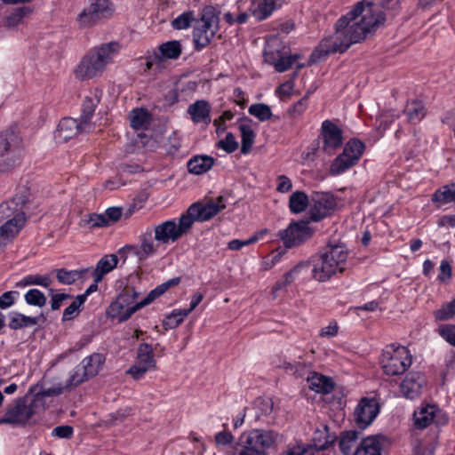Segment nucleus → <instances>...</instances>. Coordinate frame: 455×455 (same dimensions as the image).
Wrapping results in <instances>:
<instances>
[{
    "label": "nucleus",
    "mask_w": 455,
    "mask_h": 455,
    "mask_svg": "<svg viewBox=\"0 0 455 455\" xmlns=\"http://www.w3.org/2000/svg\"><path fill=\"white\" fill-rule=\"evenodd\" d=\"M414 455H434L435 447L431 444H424L417 442L413 447Z\"/></svg>",
    "instance_id": "obj_63"
},
{
    "label": "nucleus",
    "mask_w": 455,
    "mask_h": 455,
    "mask_svg": "<svg viewBox=\"0 0 455 455\" xmlns=\"http://www.w3.org/2000/svg\"><path fill=\"white\" fill-rule=\"evenodd\" d=\"M219 12L212 5L205 6L202 11L201 19L196 21L193 29V40L197 51L206 47L219 30Z\"/></svg>",
    "instance_id": "obj_6"
},
{
    "label": "nucleus",
    "mask_w": 455,
    "mask_h": 455,
    "mask_svg": "<svg viewBox=\"0 0 455 455\" xmlns=\"http://www.w3.org/2000/svg\"><path fill=\"white\" fill-rule=\"evenodd\" d=\"M100 102V96L97 92L92 94L91 96L85 97L83 106H82V114L80 117V121L86 126H89L90 120L92 117L95 108Z\"/></svg>",
    "instance_id": "obj_32"
},
{
    "label": "nucleus",
    "mask_w": 455,
    "mask_h": 455,
    "mask_svg": "<svg viewBox=\"0 0 455 455\" xmlns=\"http://www.w3.org/2000/svg\"><path fill=\"white\" fill-rule=\"evenodd\" d=\"M24 201L19 198L4 202L0 204V248L12 241L26 223L22 210Z\"/></svg>",
    "instance_id": "obj_4"
},
{
    "label": "nucleus",
    "mask_w": 455,
    "mask_h": 455,
    "mask_svg": "<svg viewBox=\"0 0 455 455\" xmlns=\"http://www.w3.org/2000/svg\"><path fill=\"white\" fill-rule=\"evenodd\" d=\"M153 229L147 228L139 235L138 244H127L119 250V254L128 252L137 257L139 261H144L154 256L161 244H157L153 236Z\"/></svg>",
    "instance_id": "obj_12"
},
{
    "label": "nucleus",
    "mask_w": 455,
    "mask_h": 455,
    "mask_svg": "<svg viewBox=\"0 0 455 455\" xmlns=\"http://www.w3.org/2000/svg\"><path fill=\"white\" fill-rule=\"evenodd\" d=\"M302 266V264L296 265L290 271L286 272L283 275V279L278 280L274 284L272 289L273 293L284 290L287 286H289L295 280Z\"/></svg>",
    "instance_id": "obj_43"
},
{
    "label": "nucleus",
    "mask_w": 455,
    "mask_h": 455,
    "mask_svg": "<svg viewBox=\"0 0 455 455\" xmlns=\"http://www.w3.org/2000/svg\"><path fill=\"white\" fill-rule=\"evenodd\" d=\"M432 201L445 204L455 202V183L443 186L442 188L437 189L432 196Z\"/></svg>",
    "instance_id": "obj_35"
},
{
    "label": "nucleus",
    "mask_w": 455,
    "mask_h": 455,
    "mask_svg": "<svg viewBox=\"0 0 455 455\" xmlns=\"http://www.w3.org/2000/svg\"><path fill=\"white\" fill-rule=\"evenodd\" d=\"M278 439L279 435L272 430L252 429L241 435L230 455H267L266 450L275 446Z\"/></svg>",
    "instance_id": "obj_5"
},
{
    "label": "nucleus",
    "mask_w": 455,
    "mask_h": 455,
    "mask_svg": "<svg viewBox=\"0 0 455 455\" xmlns=\"http://www.w3.org/2000/svg\"><path fill=\"white\" fill-rule=\"evenodd\" d=\"M394 0H362L353 10L339 19L333 36L322 40L311 53L310 60L317 62L331 53H343L351 44L363 40L367 33L385 21V10Z\"/></svg>",
    "instance_id": "obj_1"
},
{
    "label": "nucleus",
    "mask_w": 455,
    "mask_h": 455,
    "mask_svg": "<svg viewBox=\"0 0 455 455\" xmlns=\"http://www.w3.org/2000/svg\"><path fill=\"white\" fill-rule=\"evenodd\" d=\"M439 335L450 345L455 347V325L443 324L438 328Z\"/></svg>",
    "instance_id": "obj_57"
},
{
    "label": "nucleus",
    "mask_w": 455,
    "mask_h": 455,
    "mask_svg": "<svg viewBox=\"0 0 455 455\" xmlns=\"http://www.w3.org/2000/svg\"><path fill=\"white\" fill-rule=\"evenodd\" d=\"M379 412V403L374 398L363 397L354 411L356 426L364 429L370 426Z\"/></svg>",
    "instance_id": "obj_16"
},
{
    "label": "nucleus",
    "mask_w": 455,
    "mask_h": 455,
    "mask_svg": "<svg viewBox=\"0 0 455 455\" xmlns=\"http://www.w3.org/2000/svg\"><path fill=\"white\" fill-rule=\"evenodd\" d=\"M9 323L8 326L12 330H19L22 328L31 327L44 322L45 316L44 314H40L36 316H28L21 313L11 312L9 314Z\"/></svg>",
    "instance_id": "obj_24"
},
{
    "label": "nucleus",
    "mask_w": 455,
    "mask_h": 455,
    "mask_svg": "<svg viewBox=\"0 0 455 455\" xmlns=\"http://www.w3.org/2000/svg\"><path fill=\"white\" fill-rule=\"evenodd\" d=\"M74 429L71 426L62 425L53 428L52 435L59 438L69 439L72 437Z\"/></svg>",
    "instance_id": "obj_62"
},
{
    "label": "nucleus",
    "mask_w": 455,
    "mask_h": 455,
    "mask_svg": "<svg viewBox=\"0 0 455 455\" xmlns=\"http://www.w3.org/2000/svg\"><path fill=\"white\" fill-rule=\"evenodd\" d=\"M19 292L16 291H9L4 292L0 296V308L6 309L11 307L16 301Z\"/></svg>",
    "instance_id": "obj_59"
},
{
    "label": "nucleus",
    "mask_w": 455,
    "mask_h": 455,
    "mask_svg": "<svg viewBox=\"0 0 455 455\" xmlns=\"http://www.w3.org/2000/svg\"><path fill=\"white\" fill-rule=\"evenodd\" d=\"M211 105L205 100H198L188 108V113L190 115L191 120L196 123H211Z\"/></svg>",
    "instance_id": "obj_22"
},
{
    "label": "nucleus",
    "mask_w": 455,
    "mask_h": 455,
    "mask_svg": "<svg viewBox=\"0 0 455 455\" xmlns=\"http://www.w3.org/2000/svg\"><path fill=\"white\" fill-rule=\"evenodd\" d=\"M405 113L411 124H417L425 116L426 109L421 102L412 101L407 105Z\"/></svg>",
    "instance_id": "obj_42"
},
{
    "label": "nucleus",
    "mask_w": 455,
    "mask_h": 455,
    "mask_svg": "<svg viewBox=\"0 0 455 455\" xmlns=\"http://www.w3.org/2000/svg\"><path fill=\"white\" fill-rule=\"evenodd\" d=\"M86 126L80 121L71 117L63 118L55 132V138L60 141H67L79 132L87 131Z\"/></svg>",
    "instance_id": "obj_20"
},
{
    "label": "nucleus",
    "mask_w": 455,
    "mask_h": 455,
    "mask_svg": "<svg viewBox=\"0 0 455 455\" xmlns=\"http://www.w3.org/2000/svg\"><path fill=\"white\" fill-rule=\"evenodd\" d=\"M315 201V207L312 210V220L318 221L324 218L331 210L335 207V201L329 194H317Z\"/></svg>",
    "instance_id": "obj_23"
},
{
    "label": "nucleus",
    "mask_w": 455,
    "mask_h": 455,
    "mask_svg": "<svg viewBox=\"0 0 455 455\" xmlns=\"http://www.w3.org/2000/svg\"><path fill=\"white\" fill-rule=\"evenodd\" d=\"M38 397L28 402V395L17 398L9 404L4 414L0 418V425L25 426L39 411Z\"/></svg>",
    "instance_id": "obj_7"
},
{
    "label": "nucleus",
    "mask_w": 455,
    "mask_h": 455,
    "mask_svg": "<svg viewBox=\"0 0 455 455\" xmlns=\"http://www.w3.org/2000/svg\"><path fill=\"white\" fill-rule=\"evenodd\" d=\"M354 455H381L380 443L375 436H368L363 439Z\"/></svg>",
    "instance_id": "obj_31"
},
{
    "label": "nucleus",
    "mask_w": 455,
    "mask_h": 455,
    "mask_svg": "<svg viewBox=\"0 0 455 455\" xmlns=\"http://www.w3.org/2000/svg\"><path fill=\"white\" fill-rule=\"evenodd\" d=\"M155 240L157 244L167 245L175 243L180 238V233L176 228V221L170 220L156 225L153 229Z\"/></svg>",
    "instance_id": "obj_19"
},
{
    "label": "nucleus",
    "mask_w": 455,
    "mask_h": 455,
    "mask_svg": "<svg viewBox=\"0 0 455 455\" xmlns=\"http://www.w3.org/2000/svg\"><path fill=\"white\" fill-rule=\"evenodd\" d=\"M118 263V258L116 254H108L102 257L97 263L92 275H96V282H101L105 275L116 268Z\"/></svg>",
    "instance_id": "obj_27"
},
{
    "label": "nucleus",
    "mask_w": 455,
    "mask_h": 455,
    "mask_svg": "<svg viewBox=\"0 0 455 455\" xmlns=\"http://www.w3.org/2000/svg\"><path fill=\"white\" fill-rule=\"evenodd\" d=\"M298 55H291L289 57H280L275 63V68L277 72H284L288 70L294 63Z\"/></svg>",
    "instance_id": "obj_58"
},
{
    "label": "nucleus",
    "mask_w": 455,
    "mask_h": 455,
    "mask_svg": "<svg viewBox=\"0 0 455 455\" xmlns=\"http://www.w3.org/2000/svg\"><path fill=\"white\" fill-rule=\"evenodd\" d=\"M122 302H124V299L117 297L108 307L107 316L111 319H116L121 323L128 320L140 309L137 303L132 307H126Z\"/></svg>",
    "instance_id": "obj_21"
},
{
    "label": "nucleus",
    "mask_w": 455,
    "mask_h": 455,
    "mask_svg": "<svg viewBox=\"0 0 455 455\" xmlns=\"http://www.w3.org/2000/svg\"><path fill=\"white\" fill-rule=\"evenodd\" d=\"M248 112L250 115L257 117L260 122L267 121L273 116L270 107L264 103L251 105L248 108Z\"/></svg>",
    "instance_id": "obj_44"
},
{
    "label": "nucleus",
    "mask_w": 455,
    "mask_h": 455,
    "mask_svg": "<svg viewBox=\"0 0 455 455\" xmlns=\"http://www.w3.org/2000/svg\"><path fill=\"white\" fill-rule=\"evenodd\" d=\"M24 299L27 304L38 307H43L46 304V297L38 289H30L25 295Z\"/></svg>",
    "instance_id": "obj_46"
},
{
    "label": "nucleus",
    "mask_w": 455,
    "mask_h": 455,
    "mask_svg": "<svg viewBox=\"0 0 455 455\" xmlns=\"http://www.w3.org/2000/svg\"><path fill=\"white\" fill-rule=\"evenodd\" d=\"M195 20L193 12H185L172 21V26L175 29H187Z\"/></svg>",
    "instance_id": "obj_51"
},
{
    "label": "nucleus",
    "mask_w": 455,
    "mask_h": 455,
    "mask_svg": "<svg viewBox=\"0 0 455 455\" xmlns=\"http://www.w3.org/2000/svg\"><path fill=\"white\" fill-rule=\"evenodd\" d=\"M312 229L307 221L291 223L285 229L281 230L278 236L286 248L298 246L312 236Z\"/></svg>",
    "instance_id": "obj_15"
},
{
    "label": "nucleus",
    "mask_w": 455,
    "mask_h": 455,
    "mask_svg": "<svg viewBox=\"0 0 455 455\" xmlns=\"http://www.w3.org/2000/svg\"><path fill=\"white\" fill-rule=\"evenodd\" d=\"M180 282V277H174L172 278L160 285L156 286L155 289L151 290L148 294L138 304L139 308H142L145 306L149 305L152 303L156 299L163 295L169 288L172 286L179 284Z\"/></svg>",
    "instance_id": "obj_28"
},
{
    "label": "nucleus",
    "mask_w": 455,
    "mask_h": 455,
    "mask_svg": "<svg viewBox=\"0 0 455 455\" xmlns=\"http://www.w3.org/2000/svg\"><path fill=\"white\" fill-rule=\"evenodd\" d=\"M85 221L90 228L108 226V220L104 214L91 213Z\"/></svg>",
    "instance_id": "obj_60"
},
{
    "label": "nucleus",
    "mask_w": 455,
    "mask_h": 455,
    "mask_svg": "<svg viewBox=\"0 0 455 455\" xmlns=\"http://www.w3.org/2000/svg\"><path fill=\"white\" fill-rule=\"evenodd\" d=\"M226 208V204L222 196L216 200H210L206 204L194 203L189 206V212L196 213V218L199 221H206L217 215L221 210Z\"/></svg>",
    "instance_id": "obj_18"
},
{
    "label": "nucleus",
    "mask_w": 455,
    "mask_h": 455,
    "mask_svg": "<svg viewBox=\"0 0 455 455\" xmlns=\"http://www.w3.org/2000/svg\"><path fill=\"white\" fill-rule=\"evenodd\" d=\"M256 405L259 407V409L260 410V412L261 414L263 415H268L272 412L273 411V402L271 399L269 398H267V399H263V398H259L256 400Z\"/></svg>",
    "instance_id": "obj_64"
},
{
    "label": "nucleus",
    "mask_w": 455,
    "mask_h": 455,
    "mask_svg": "<svg viewBox=\"0 0 455 455\" xmlns=\"http://www.w3.org/2000/svg\"><path fill=\"white\" fill-rule=\"evenodd\" d=\"M307 204L308 198L304 192L296 191L290 196L289 207L291 212L293 213H300L304 212Z\"/></svg>",
    "instance_id": "obj_40"
},
{
    "label": "nucleus",
    "mask_w": 455,
    "mask_h": 455,
    "mask_svg": "<svg viewBox=\"0 0 455 455\" xmlns=\"http://www.w3.org/2000/svg\"><path fill=\"white\" fill-rule=\"evenodd\" d=\"M308 98V93L306 94L301 100L294 103L289 109V113L292 117H297L300 116L307 108V100Z\"/></svg>",
    "instance_id": "obj_61"
},
{
    "label": "nucleus",
    "mask_w": 455,
    "mask_h": 455,
    "mask_svg": "<svg viewBox=\"0 0 455 455\" xmlns=\"http://www.w3.org/2000/svg\"><path fill=\"white\" fill-rule=\"evenodd\" d=\"M118 50L119 45L115 42L93 48L74 69L76 78L83 81L100 75Z\"/></svg>",
    "instance_id": "obj_3"
},
{
    "label": "nucleus",
    "mask_w": 455,
    "mask_h": 455,
    "mask_svg": "<svg viewBox=\"0 0 455 455\" xmlns=\"http://www.w3.org/2000/svg\"><path fill=\"white\" fill-rule=\"evenodd\" d=\"M359 432L355 430H349L342 433L339 445L341 452L344 455H350L352 448L355 445L358 439Z\"/></svg>",
    "instance_id": "obj_37"
},
{
    "label": "nucleus",
    "mask_w": 455,
    "mask_h": 455,
    "mask_svg": "<svg viewBox=\"0 0 455 455\" xmlns=\"http://www.w3.org/2000/svg\"><path fill=\"white\" fill-rule=\"evenodd\" d=\"M414 425L417 428L424 429L428 427L434 419L433 408H421L419 411H415Z\"/></svg>",
    "instance_id": "obj_41"
},
{
    "label": "nucleus",
    "mask_w": 455,
    "mask_h": 455,
    "mask_svg": "<svg viewBox=\"0 0 455 455\" xmlns=\"http://www.w3.org/2000/svg\"><path fill=\"white\" fill-rule=\"evenodd\" d=\"M154 350L151 345L141 343L137 349L135 363L126 371L134 379H140L148 371L156 368Z\"/></svg>",
    "instance_id": "obj_14"
},
{
    "label": "nucleus",
    "mask_w": 455,
    "mask_h": 455,
    "mask_svg": "<svg viewBox=\"0 0 455 455\" xmlns=\"http://www.w3.org/2000/svg\"><path fill=\"white\" fill-rule=\"evenodd\" d=\"M364 148V144L357 139L347 141L342 153L332 161L330 166V173L339 175L355 165L363 156Z\"/></svg>",
    "instance_id": "obj_11"
},
{
    "label": "nucleus",
    "mask_w": 455,
    "mask_h": 455,
    "mask_svg": "<svg viewBox=\"0 0 455 455\" xmlns=\"http://www.w3.org/2000/svg\"><path fill=\"white\" fill-rule=\"evenodd\" d=\"M320 140L323 142V151L331 156L343 142L342 131L331 121L325 120L322 123L321 132L316 143L311 145L313 154L319 147Z\"/></svg>",
    "instance_id": "obj_13"
},
{
    "label": "nucleus",
    "mask_w": 455,
    "mask_h": 455,
    "mask_svg": "<svg viewBox=\"0 0 455 455\" xmlns=\"http://www.w3.org/2000/svg\"><path fill=\"white\" fill-rule=\"evenodd\" d=\"M214 164V158L208 156H196L191 158L188 163V172L200 175L208 172Z\"/></svg>",
    "instance_id": "obj_29"
},
{
    "label": "nucleus",
    "mask_w": 455,
    "mask_h": 455,
    "mask_svg": "<svg viewBox=\"0 0 455 455\" xmlns=\"http://www.w3.org/2000/svg\"><path fill=\"white\" fill-rule=\"evenodd\" d=\"M84 367L81 364V363L76 365L73 371L70 372L69 379L68 381V386H74L76 387L80 385L81 383L86 381L90 378L88 377V373L84 371Z\"/></svg>",
    "instance_id": "obj_48"
},
{
    "label": "nucleus",
    "mask_w": 455,
    "mask_h": 455,
    "mask_svg": "<svg viewBox=\"0 0 455 455\" xmlns=\"http://www.w3.org/2000/svg\"><path fill=\"white\" fill-rule=\"evenodd\" d=\"M104 362L105 357L103 355L94 353L83 359L81 364L84 369V371H85V372L88 373V377L92 378L99 373Z\"/></svg>",
    "instance_id": "obj_30"
},
{
    "label": "nucleus",
    "mask_w": 455,
    "mask_h": 455,
    "mask_svg": "<svg viewBox=\"0 0 455 455\" xmlns=\"http://www.w3.org/2000/svg\"><path fill=\"white\" fill-rule=\"evenodd\" d=\"M264 233H267V230L262 231L260 233V235H254L246 240H239V239L231 240L228 244V248L232 251H238V250L242 249L243 246L250 245V244L257 242L259 239V237L261 236V235Z\"/></svg>",
    "instance_id": "obj_56"
},
{
    "label": "nucleus",
    "mask_w": 455,
    "mask_h": 455,
    "mask_svg": "<svg viewBox=\"0 0 455 455\" xmlns=\"http://www.w3.org/2000/svg\"><path fill=\"white\" fill-rule=\"evenodd\" d=\"M434 315L438 321H446L452 318L455 315V299L435 310Z\"/></svg>",
    "instance_id": "obj_49"
},
{
    "label": "nucleus",
    "mask_w": 455,
    "mask_h": 455,
    "mask_svg": "<svg viewBox=\"0 0 455 455\" xmlns=\"http://www.w3.org/2000/svg\"><path fill=\"white\" fill-rule=\"evenodd\" d=\"M131 125L136 130L147 129L151 122V116L148 110L136 108L131 112Z\"/></svg>",
    "instance_id": "obj_34"
},
{
    "label": "nucleus",
    "mask_w": 455,
    "mask_h": 455,
    "mask_svg": "<svg viewBox=\"0 0 455 455\" xmlns=\"http://www.w3.org/2000/svg\"><path fill=\"white\" fill-rule=\"evenodd\" d=\"M188 316L182 309L173 310L163 322L164 329H174L178 327Z\"/></svg>",
    "instance_id": "obj_47"
},
{
    "label": "nucleus",
    "mask_w": 455,
    "mask_h": 455,
    "mask_svg": "<svg viewBox=\"0 0 455 455\" xmlns=\"http://www.w3.org/2000/svg\"><path fill=\"white\" fill-rule=\"evenodd\" d=\"M196 220H197L196 213L190 212L188 208L187 212L180 217L179 222L176 223V228L180 237L189 231Z\"/></svg>",
    "instance_id": "obj_45"
},
{
    "label": "nucleus",
    "mask_w": 455,
    "mask_h": 455,
    "mask_svg": "<svg viewBox=\"0 0 455 455\" xmlns=\"http://www.w3.org/2000/svg\"><path fill=\"white\" fill-rule=\"evenodd\" d=\"M52 280L50 275H28L15 283L16 288H23L28 285H40L48 287Z\"/></svg>",
    "instance_id": "obj_38"
},
{
    "label": "nucleus",
    "mask_w": 455,
    "mask_h": 455,
    "mask_svg": "<svg viewBox=\"0 0 455 455\" xmlns=\"http://www.w3.org/2000/svg\"><path fill=\"white\" fill-rule=\"evenodd\" d=\"M238 146V142L232 132H228L225 139L219 140L217 143V148L223 149L228 154L235 152Z\"/></svg>",
    "instance_id": "obj_52"
},
{
    "label": "nucleus",
    "mask_w": 455,
    "mask_h": 455,
    "mask_svg": "<svg viewBox=\"0 0 455 455\" xmlns=\"http://www.w3.org/2000/svg\"><path fill=\"white\" fill-rule=\"evenodd\" d=\"M239 130L241 132V153L243 155L248 154L255 141L256 134L251 127L248 124H240Z\"/></svg>",
    "instance_id": "obj_36"
},
{
    "label": "nucleus",
    "mask_w": 455,
    "mask_h": 455,
    "mask_svg": "<svg viewBox=\"0 0 455 455\" xmlns=\"http://www.w3.org/2000/svg\"><path fill=\"white\" fill-rule=\"evenodd\" d=\"M159 52L164 59H178L182 52L181 44L179 41H168L159 45Z\"/></svg>",
    "instance_id": "obj_39"
},
{
    "label": "nucleus",
    "mask_w": 455,
    "mask_h": 455,
    "mask_svg": "<svg viewBox=\"0 0 455 455\" xmlns=\"http://www.w3.org/2000/svg\"><path fill=\"white\" fill-rule=\"evenodd\" d=\"M71 387H52L48 388H44L41 392L36 394L34 397H38V409L40 410L43 407V398L46 396H57L61 395L65 390L70 388Z\"/></svg>",
    "instance_id": "obj_53"
},
{
    "label": "nucleus",
    "mask_w": 455,
    "mask_h": 455,
    "mask_svg": "<svg viewBox=\"0 0 455 455\" xmlns=\"http://www.w3.org/2000/svg\"><path fill=\"white\" fill-rule=\"evenodd\" d=\"M280 5V0H262L252 11V15L257 20H264L267 19Z\"/></svg>",
    "instance_id": "obj_33"
},
{
    "label": "nucleus",
    "mask_w": 455,
    "mask_h": 455,
    "mask_svg": "<svg viewBox=\"0 0 455 455\" xmlns=\"http://www.w3.org/2000/svg\"><path fill=\"white\" fill-rule=\"evenodd\" d=\"M412 355L403 346L391 344L383 350L381 366L387 376H396L404 373L411 365Z\"/></svg>",
    "instance_id": "obj_8"
},
{
    "label": "nucleus",
    "mask_w": 455,
    "mask_h": 455,
    "mask_svg": "<svg viewBox=\"0 0 455 455\" xmlns=\"http://www.w3.org/2000/svg\"><path fill=\"white\" fill-rule=\"evenodd\" d=\"M119 299H123L124 306L126 307H132L135 305L136 299L139 297V292H137L133 287H126L124 291L117 296Z\"/></svg>",
    "instance_id": "obj_55"
},
{
    "label": "nucleus",
    "mask_w": 455,
    "mask_h": 455,
    "mask_svg": "<svg viewBox=\"0 0 455 455\" xmlns=\"http://www.w3.org/2000/svg\"><path fill=\"white\" fill-rule=\"evenodd\" d=\"M115 8L109 0H90L78 14L76 20L82 28L93 27L112 17Z\"/></svg>",
    "instance_id": "obj_10"
},
{
    "label": "nucleus",
    "mask_w": 455,
    "mask_h": 455,
    "mask_svg": "<svg viewBox=\"0 0 455 455\" xmlns=\"http://www.w3.org/2000/svg\"><path fill=\"white\" fill-rule=\"evenodd\" d=\"M427 384L425 376L419 371L409 372L400 384V392L407 399H416Z\"/></svg>",
    "instance_id": "obj_17"
},
{
    "label": "nucleus",
    "mask_w": 455,
    "mask_h": 455,
    "mask_svg": "<svg viewBox=\"0 0 455 455\" xmlns=\"http://www.w3.org/2000/svg\"><path fill=\"white\" fill-rule=\"evenodd\" d=\"M30 13V10L27 7L16 8L6 19V26L14 28L22 22L25 16Z\"/></svg>",
    "instance_id": "obj_50"
},
{
    "label": "nucleus",
    "mask_w": 455,
    "mask_h": 455,
    "mask_svg": "<svg viewBox=\"0 0 455 455\" xmlns=\"http://www.w3.org/2000/svg\"><path fill=\"white\" fill-rule=\"evenodd\" d=\"M348 251L343 243L328 244L324 251L314 259L312 275L315 280L325 282L346 270Z\"/></svg>",
    "instance_id": "obj_2"
},
{
    "label": "nucleus",
    "mask_w": 455,
    "mask_h": 455,
    "mask_svg": "<svg viewBox=\"0 0 455 455\" xmlns=\"http://www.w3.org/2000/svg\"><path fill=\"white\" fill-rule=\"evenodd\" d=\"M76 270H67L66 268H60L56 270V277L60 283L72 284L77 280Z\"/></svg>",
    "instance_id": "obj_54"
},
{
    "label": "nucleus",
    "mask_w": 455,
    "mask_h": 455,
    "mask_svg": "<svg viewBox=\"0 0 455 455\" xmlns=\"http://www.w3.org/2000/svg\"><path fill=\"white\" fill-rule=\"evenodd\" d=\"M326 441L322 444L306 445L303 443L289 444L280 452L279 455H314L315 451L319 452L321 450H326L333 442Z\"/></svg>",
    "instance_id": "obj_25"
},
{
    "label": "nucleus",
    "mask_w": 455,
    "mask_h": 455,
    "mask_svg": "<svg viewBox=\"0 0 455 455\" xmlns=\"http://www.w3.org/2000/svg\"><path fill=\"white\" fill-rule=\"evenodd\" d=\"M307 380L308 387L316 393L329 394L334 388V383L331 378L316 372H313L311 376H308Z\"/></svg>",
    "instance_id": "obj_26"
},
{
    "label": "nucleus",
    "mask_w": 455,
    "mask_h": 455,
    "mask_svg": "<svg viewBox=\"0 0 455 455\" xmlns=\"http://www.w3.org/2000/svg\"><path fill=\"white\" fill-rule=\"evenodd\" d=\"M20 156V137L15 128L0 133V172L12 169Z\"/></svg>",
    "instance_id": "obj_9"
}]
</instances>
